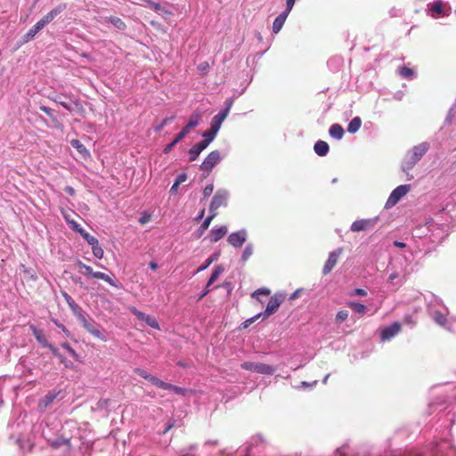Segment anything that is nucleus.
I'll return each mask as SVG.
<instances>
[{
	"mask_svg": "<svg viewBox=\"0 0 456 456\" xmlns=\"http://www.w3.org/2000/svg\"><path fill=\"white\" fill-rule=\"evenodd\" d=\"M376 219H361L354 221L351 225V231L362 232L372 229L376 224Z\"/></svg>",
	"mask_w": 456,
	"mask_h": 456,
	"instance_id": "10",
	"label": "nucleus"
},
{
	"mask_svg": "<svg viewBox=\"0 0 456 456\" xmlns=\"http://www.w3.org/2000/svg\"><path fill=\"white\" fill-rule=\"evenodd\" d=\"M106 20L113 24L118 29H125L126 28V23L118 17L110 16Z\"/></svg>",
	"mask_w": 456,
	"mask_h": 456,
	"instance_id": "29",
	"label": "nucleus"
},
{
	"mask_svg": "<svg viewBox=\"0 0 456 456\" xmlns=\"http://www.w3.org/2000/svg\"><path fill=\"white\" fill-rule=\"evenodd\" d=\"M314 150L317 155L323 157L329 152L330 146L326 142L319 140L315 142Z\"/></svg>",
	"mask_w": 456,
	"mask_h": 456,
	"instance_id": "22",
	"label": "nucleus"
},
{
	"mask_svg": "<svg viewBox=\"0 0 456 456\" xmlns=\"http://www.w3.org/2000/svg\"><path fill=\"white\" fill-rule=\"evenodd\" d=\"M353 295L364 297L367 295V291L363 289H355Z\"/></svg>",
	"mask_w": 456,
	"mask_h": 456,
	"instance_id": "53",
	"label": "nucleus"
},
{
	"mask_svg": "<svg viewBox=\"0 0 456 456\" xmlns=\"http://www.w3.org/2000/svg\"><path fill=\"white\" fill-rule=\"evenodd\" d=\"M398 273L397 272H393L389 274V277H388V280L389 281H394L395 279H396L398 277Z\"/></svg>",
	"mask_w": 456,
	"mask_h": 456,
	"instance_id": "61",
	"label": "nucleus"
},
{
	"mask_svg": "<svg viewBox=\"0 0 456 456\" xmlns=\"http://www.w3.org/2000/svg\"><path fill=\"white\" fill-rule=\"evenodd\" d=\"M130 311L133 314L136 316L138 320L145 322L149 315L145 314L144 313L137 310L134 306L130 308Z\"/></svg>",
	"mask_w": 456,
	"mask_h": 456,
	"instance_id": "40",
	"label": "nucleus"
},
{
	"mask_svg": "<svg viewBox=\"0 0 456 456\" xmlns=\"http://www.w3.org/2000/svg\"><path fill=\"white\" fill-rule=\"evenodd\" d=\"M187 135L186 134V131H183L182 129V131L180 133H178L175 136V138L173 140L176 144L182 141L185 136Z\"/></svg>",
	"mask_w": 456,
	"mask_h": 456,
	"instance_id": "50",
	"label": "nucleus"
},
{
	"mask_svg": "<svg viewBox=\"0 0 456 456\" xmlns=\"http://www.w3.org/2000/svg\"><path fill=\"white\" fill-rule=\"evenodd\" d=\"M283 300H284V297L282 295L275 294L274 296H273L270 298L265 312L261 313L262 316L264 318H266V317L273 314L278 310V308L280 307V305H281Z\"/></svg>",
	"mask_w": 456,
	"mask_h": 456,
	"instance_id": "7",
	"label": "nucleus"
},
{
	"mask_svg": "<svg viewBox=\"0 0 456 456\" xmlns=\"http://www.w3.org/2000/svg\"><path fill=\"white\" fill-rule=\"evenodd\" d=\"M329 133H330V136L339 140L344 135V129L340 125L333 124L330 127Z\"/></svg>",
	"mask_w": 456,
	"mask_h": 456,
	"instance_id": "25",
	"label": "nucleus"
},
{
	"mask_svg": "<svg viewBox=\"0 0 456 456\" xmlns=\"http://www.w3.org/2000/svg\"><path fill=\"white\" fill-rule=\"evenodd\" d=\"M175 145H176V143L174 141H172L165 147L164 152L168 153L174 148Z\"/></svg>",
	"mask_w": 456,
	"mask_h": 456,
	"instance_id": "54",
	"label": "nucleus"
},
{
	"mask_svg": "<svg viewBox=\"0 0 456 456\" xmlns=\"http://www.w3.org/2000/svg\"><path fill=\"white\" fill-rule=\"evenodd\" d=\"M217 132L218 131H216L214 128L210 126V128L208 131L204 132V139L202 141L208 145L215 139Z\"/></svg>",
	"mask_w": 456,
	"mask_h": 456,
	"instance_id": "28",
	"label": "nucleus"
},
{
	"mask_svg": "<svg viewBox=\"0 0 456 456\" xmlns=\"http://www.w3.org/2000/svg\"><path fill=\"white\" fill-rule=\"evenodd\" d=\"M61 362H62L66 368H72L73 367L72 362L66 361V359L63 356H62V361H61Z\"/></svg>",
	"mask_w": 456,
	"mask_h": 456,
	"instance_id": "56",
	"label": "nucleus"
},
{
	"mask_svg": "<svg viewBox=\"0 0 456 456\" xmlns=\"http://www.w3.org/2000/svg\"><path fill=\"white\" fill-rule=\"evenodd\" d=\"M53 353V354L59 358L60 361H62V355L59 353L57 348H55L53 345L49 344L47 346Z\"/></svg>",
	"mask_w": 456,
	"mask_h": 456,
	"instance_id": "49",
	"label": "nucleus"
},
{
	"mask_svg": "<svg viewBox=\"0 0 456 456\" xmlns=\"http://www.w3.org/2000/svg\"><path fill=\"white\" fill-rule=\"evenodd\" d=\"M70 144L72 147H74L77 152L84 158V159H86V158H89L90 157V153L89 151L86 150V146L77 139H73L70 141Z\"/></svg>",
	"mask_w": 456,
	"mask_h": 456,
	"instance_id": "23",
	"label": "nucleus"
},
{
	"mask_svg": "<svg viewBox=\"0 0 456 456\" xmlns=\"http://www.w3.org/2000/svg\"><path fill=\"white\" fill-rule=\"evenodd\" d=\"M92 251L95 257L102 259L104 255V251L102 248L99 245V242L97 241L96 244L92 245Z\"/></svg>",
	"mask_w": 456,
	"mask_h": 456,
	"instance_id": "36",
	"label": "nucleus"
},
{
	"mask_svg": "<svg viewBox=\"0 0 456 456\" xmlns=\"http://www.w3.org/2000/svg\"><path fill=\"white\" fill-rule=\"evenodd\" d=\"M347 305L353 309L355 313L360 314H364L366 312V306L361 303L357 302H348Z\"/></svg>",
	"mask_w": 456,
	"mask_h": 456,
	"instance_id": "30",
	"label": "nucleus"
},
{
	"mask_svg": "<svg viewBox=\"0 0 456 456\" xmlns=\"http://www.w3.org/2000/svg\"><path fill=\"white\" fill-rule=\"evenodd\" d=\"M434 321L440 326H444L447 322V318L439 311L434 313Z\"/></svg>",
	"mask_w": 456,
	"mask_h": 456,
	"instance_id": "34",
	"label": "nucleus"
},
{
	"mask_svg": "<svg viewBox=\"0 0 456 456\" xmlns=\"http://www.w3.org/2000/svg\"><path fill=\"white\" fill-rule=\"evenodd\" d=\"M55 102L59 104H61L62 107H64L66 110L71 111V106L69 103H67L66 102L62 101L61 96H58L56 99H55Z\"/></svg>",
	"mask_w": 456,
	"mask_h": 456,
	"instance_id": "47",
	"label": "nucleus"
},
{
	"mask_svg": "<svg viewBox=\"0 0 456 456\" xmlns=\"http://www.w3.org/2000/svg\"><path fill=\"white\" fill-rule=\"evenodd\" d=\"M220 159V152L218 151H213L204 159L200 166V169L209 173Z\"/></svg>",
	"mask_w": 456,
	"mask_h": 456,
	"instance_id": "9",
	"label": "nucleus"
},
{
	"mask_svg": "<svg viewBox=\"0 0 456 456\" xmlns=\"http://www.w3.org/2000/svg\"><path fill=\"white\" fill-rule=\"evenodd\" d=\"M61 346L63 348H65L69 354L75 359V360H78V354H77V352L70 346V345L67 342L63 343L61 345Z\"/></svg>",
	"mask_w": 456,
	"mask_h": 456,
	"instance_id": "42",
	"label": "nucleus"
},
{
	"mask_svg": "<svg viewBox=\"0 0 456 456\" xmlns=\"http://www.w3.org/2000/svg\"><path fill=\"white\" fill-rule=\"evenodd\" d=\"M228 200V194L225 191H217L214 195L210 206L209 211L210 213H217L216 210L224 206H226Z\"/></svg>",
	"mask_w": 456,
	"mask_h": 456,
	"instance_id": "6",
	"label": "nucleus"
},
{
	"mask_svg": "<svg viewBox=\"0 0 456 456\" xmlns=\"http://www.w3.org/2000/svg\"><path fill=\"white\" fill-rule=\"evenodd\" d=\"M362 126V119L359 117L354 118L347 126V131L351 134L356 133Z\"/></svg>",
	"mask_w": 456,
	"mask_h": 456,
	"instance_id": "26",
	"label": "nucleus"
},
{
	"mask_svg": "<svg viewBox=\"0 0 456 456\" xmlns=\"http://www.w3.org/2000/svg\"><path fill=\"white\" fill-rule=\"evenodd\" d=\"M398 73L402 77L411 78L414 75L413 69L409 67L403 66L398 69Z\"/></svg>",
	"mask_w": 456,
	"mask_h": 456,
	"instance_id": "33",
	"label": "nucleus"
},
{
	"mask_svg": "<svg viewBox=\"0 0 456 456\" xmlns=\"http://www.w3.org/2000/svg\"><path fill=\"white\" fill-rule=\"evenodd\" d=\"M213 191H214L213 184L207 185L204 188V190H203V196H204V198H207V197L210 196L213 193Z\"/></svg>",
	"mask_w": 456,
	"mask_h": 456,
	"instance_id": "46",
	"label": "nucleus"
},
{
	"mask_svg": "<svg viewBox=\"0 0 456 456\" xmlns=\"http://www.w3.org/2000/svg\"><path fill=\"white\" fill-rule=\"evenodd\" d=\"M77 266L79 268V272L83 275L102 280L115 288H118L115 280L113 278H111L110 275H108L104 273H102V272H94L91 266L84 264L81 261L77 262Z\"/></svg>",
	"mask_w": 456,
	"mask_h": 456,
	"instance_id": "2",
	"label": "nucleus"
},
{
	"mask_svg": "<svg viewBox=\"0 0 456 456\" xmlns=\"http://www.w3.org/2000/svg\"><path fill=\"white\" fill-rule=\"evenodd\" d=\"M429 149L428 142H422L416 145L412 150L406 155L403 161L402 167L404 172H407L421 159V158L427 153Z\"/></svg>",
	"mask_w": 456,
	"mask_h": 456,
	"instance_id": "1",
	"label": "nucleus"
},
{
	"mask_svg": "<svg viewBox=\"0 0 456 456\" xmlns=\"http://www.w3.org/2000/svg\"><path fill=\"white\" fill-rule=\"evenodd\" d=\"M227 232H228L227 227L224 225L221 226L217 229L211 230L210 235H209L210 241L217 242L219 240H221L223 237L225 236Z\"/></svg>",
	"mask_w": 456,
	"mask_h": 456,
	"instance_id": "18",
	"label": "nucleus"
},
{
	"mask_svg": "<svg viewBox=\"0 0 456 456\" xmlns=\"http://www.w3.org/2000/svg\"><path fill=\"white\" fill-rule=\"evenodd\" d=\"M295 1L296 0H286V10L284 11V12H287V14L289 13V12L292 10L294 4H295Z\"/></svg>",
	"mask_w": 456,
	"mask_h": 456,
	"instance_id": "52",
	"label": "nucleus"
},
{
	"mask_svg": "<svg viewBox=\"0 0 456 456\" xmlns=\"http://www.w3.org/2000/svg\"><path fill=\"white\" fill-rule=\"evenodd\" d=\"M178 186L179 184L175 182L170 189V193H175L177 191Z\"/></svg>",
	"mask_w": 456,
	"mask_h": 456,
	"instance_id": "62",
	"label": "nucleus"
},
{
	"mask_svg": "<svg viewBox=\"0 0 456 456\" xmlns=\"http://www.w3.org/2000/svg\"><path fill=\"white\" fill-rule=\"evenodd\" d=\"M401 328V324L397 322H393L390 326L384 328L380 335L381 340H390L400 332Z\"/></svg>",
	"mask_w": 456,
	"mask_h": 456,
	"instance_id": "11",
	"label": "nucleus"
},
{
	"mask_svg": "<svg viewBox=\"0 0 456 456\" xmlns=\"http://www.w3.org/2000/svg\"><path fill=\"white\" fill-rule=\"evenodd\" d=\"M232 102L227 105L225 110L216 114L213 118L211 122V127L214 128L216 131H218L221 127L222 123L228 116V113L230 111Z\"/></svg>",
	"mask_w": 456,
	"mask_h": 456,
	"instance_id": "13",
	"label": "nucleus"
},
{
	"mask_svg": "<svg viewBox=\"0 0 456 456\" xmlns=\"http://www.w3.org/2000/svg\"><path fill=\"white\" fill-rule=\"evenodd\" d=\"M430 10H431V12H436V13H437L439 15H444V3L441 2V1L435 2L432 4Z\"/></svg>",
	"mask_w": 456,
	"mask_h": 456,
	"instance_id": "35",
	"label": "nucleus"
},
{
	"mask_svg": "<svg viewBox=\"0 0 456 456\" xmlns=\"http://www.w3.org/2000/svg\"><path fill=\"white\" fill-rule=\"evenodd\" d=\"M186 180H187V175L185 173H182L177 175V177L175 179V183L180 185L181 183H184Z\"/></svg>",
	"mask_w": 456,
	"mask_h": 456,
	"instance_id": "51",
	"label": "nucleus"
},
{
	"mask_svg": "<svg viewBox=\"0 0 456 456\" xmlns=\"http://www.w3.org/2000/svg\"><path fill=\"white\" fill-rule=\"evenodd\" d=\"M62 295H63L64 298L66 299L67 303L69 305H72V303H73L72 297L69 294H67V293H63Z\"/></svg>",
	"mask_w": 456,
	"mask_h": 456,
	"instance_id": "57",
	"label": "nucleus"
},
{
	"mask_svg": "<svg viewBox=\"0 0 456 456\" xmlns=\"http://www.w3.org/2000/svg\"><path fill=\"white\" fill-rule=\"evenodd\" d=\"M253 255V247L252 245H248L242 253L241 259L243 262H246L251 256Z\"/></svg>",
	"mask_w": 456,
	"mask_h": 456,
	"instance_id": "39",
	"label": "nucleus"
},
{
	"mask_svg": "<svg viewBox=\"0 0 456 456\" xmlns=\"http://www.w3.org/2000/svg\"><path fill=\"white\" fill-rule=\"evenodd\" d=\"M348 317V312L346 310H341L336 314V321L338 322H343Z\"/></svg>",
	"mask_w": 456,
	"mask_h": 456,
	"instance_id": "43",
	"label": "nucleus"
},
{
	"mask_svg": "<svg viewBox=\"0 0 456 456\" xmlns=\"http://www.w3.org/2000/svg\"><path fill=\"white\" fill-rule=\"evenodd\" d=\"M343 249L341 248H338L337 250L330 252L329 255V257L327 261L324 264V266L322 268V274L327 275L329 274L333 268L336 266V265L338 262L339 256L342 253Z\"/></svg>",
	"mask_w": 456,
	"mask_h": 456,
	"instance_id": "8",
	"label": "nucleus"
},
{
	"mask_svg": "<svg viewBox=\"0 0 456 456\" xmlns=\"http://www.w3.org/2000/svg\"><path fill=\"white\" fill-rule=\"evenodd\" d=\"M262 316V314H256V316L252 317V318H249L248 320H246L242 325H243V328H248L250 324H252L256 320H257L258 318H260Z\"/></svg>",
	"mask_w": 456,
	"mask_h": 456,
	"instance_id": "45",
	"label": "nucleus"
},
{
	"mask_svg": "<svg viewBox=\"0 0 456 456\" xmlns=\"http://www.w3.org/2000/svg\"><path fill=\"white\" fill-rule=\"evenodd\" d=\"M227 240L232 246L235 248L241 247L242 244L246 241V232L240 231L232 232L229 235Z\"/></svg>",
	"mask_w": 456,
	"mask_h": 456,
	"instance_id": "14",
	"label": "nucleus"
},
{
	"mask_svg": "<svg viewBox=\"0 0 456 456\" xmlns=\"http://www.w3.org/2000/svg\"><path fill=\"white\" fill-rule=\"evenodd\" d=\"M61 214L65 221L70 225L71 229L72 224H77L74 219H72L74 213L71 210H61Z\"/></svg>",
	"mask_w": 456,
	"mask_h": 456,
	"instance_id": "37",
	"label": "nucleus"
},
{
	"mask_svg": "<svg viewBox=\"0 0 456 456\" xmlns=\"http://www.w3.org/2000/svg\"><path fill=\"white\" fill-rule=\"evenodd\" d=\"M134 372L139 375L140 377L143 378L144 379H147L149 380L151 384H153L154 386L158 387L160 379H158L157 377L148 373L146 370H144L143 369H141V368H135L134 369Z\"/></svg>",
	"mask_w": 456,
	"mask_h": 456,
	"instance_id": "21",
	"label": "nucleus"
},
{
	"mask_svg": "<svg viewBox=\"0 0 456 456\" xmlns=\"http://www.w3.org/2000/svg\"><path fill=\"white\" fill-rule=\"evenodd\" d=\"M240 367L243 370L265 375H273L276 371L273 366L262 362H245Z\"/></svg>",
	"mask_w": 456,
	"mask_h": 456,
	"instance_id": "3",
	"label": "nucleus"
},
{
	"mask_svg": "<svg viewBox=\"0 0 456 456\" xmlns=\"http://www.w3.org/2000/svg\"><path fill=\"white\" fill-rule=\"evenodd\" d=\"M201 119V115L199 112H194L191 117L186 124V126L183 128V131H186V134H188L190 130L196 127Z\"/></svg>",
	"mask_w": 456,
	"mask_h": 456,
	"instance_id": "19",
	"label": "nucleus"
},
{
	"mask_svg": "<svg viewBox=\"0 0 456 456\" xmlns=\"http://www.w3.org/2000/svg\"><path fill=\"white\" fill-rule=\"evenodd\" d=\"M40 110L48 116H52V110L46 106H40Z\"/></svg>",
	"mask_w": 456,
	"mask_h": 456,
	"instance_id": "55",
	"label": "nucleus"
},
{
	"mask_svg": "<svg viewBox=\"0 0 456 456\" xmlns=\"http://www.w3.org/2000/svg\"><path fill=\"white\" fill-rule=\"evenodd\" d=\"M224 269L222 265L216 266L207 283V287H210L218 279V277L224 272Z\"/></svg>",
	"mask_w": 456,
	"mask_h": 456,
	"instance_id": "27",
	"label": "nucleus"
},
{
	"mask_svg": "<svg viewBox=\"0 0 456 456\" xmlns=\"http://www.w3.org/2000/svg\"><path fill=\"white\" fill-rule=\"evenodd\" d=\"M142 3H138L141 5L149 7L155 12H159L162 10L161 5L159 3H155L151 0H140Z\"/></svg>",
	"mask_w": 456,
	"mask_h": 456,
	"instance_id": "31",
	"label": "nucleus"
},
{
	"mask_svg": "<svg viewBox=\"0 0 456 456\" xmlns=\"http://www.w3.org/2000/svg\"><path fill=\"white\" fill-rule=\"evenodd\" d=\"M44 28V26L37 21L24 36V41L28 42L31 40L41 29Z\"/></svg>",
	"mask_w": 456,
	"mask_h": 456,
	"instance_id": "24",
	"label": "nucleus"
},
{
	"mask_svg": "<svg viewBox=\"0 0 456 456\" xmlns=\"http://www.w3.org/2000/svg\"><path fill=\"white\" fill-rule=\"evenodd\" d=\"M217 216V213H210V216H208L204 221L203 223L201 224L200 225V230H201V232H203L204 231H206L209 225H210V223L211 221Z\"/></svg>",
	"mask_w": 456,
	"mask_h": 456,
	"instance_id": "38",
	"label": "nucleus"
},
{
	"mask_svg": "<svg viewBox=\"0 0 456 456\" xmlns=\"http://www.w3.org/2000/svg\"><path fill=\"white\" fill-rule=\"evenodd\" d=\"M67 8L66 4H60L52 11H50L47 14H45L39 22L45 27L48 23H50L57 15L62 12Z\"/></svg>",
	"mask_w": 456,
	"mask_h": 456,
	"instance_id": "12",
	"label": "nucleus"
},
{
	"mask_svg": "<svg viewBox=\"0 0 456 456\" xmlns=\"http://www.w3.org/2000/svg\"><path fill=\"white\" fill-rule=\"evenodd\" d=\"M30 330L35 338L37 340L39 344H41L45 347H47L49 346V343L47 342L45 335L42 330L37 329L34 325L30 326Z\"/></svg>",
	"mask_w": 456,
	"mask_h": 456,
	"instance_id": "17",
	"label": "nucleus"
},
{
	"mask_svg": "<svg viewBox=\"0 0 456 456\" xmlns=\"http://www.w3.org/2000/svg\"><path fill=\"white\" fill-rule=\"evenodd\" d=\"M81 324L83 328L92 334L94 337L101 339L102 341H106V338L102 335L101 330L98 328V325L94 322L93 319H86L82 316L80 318Z\"/></svg>",
	"mask_w": 456,
	"mask_h": 456,
	"instance_id": "5",
	"label": "nucleus"
},
{
	"mask_svg": "<svg viewBox=\"0 0 456 456\" xmlns=\"http://www.w3.org/2000/svg\"><path fill=\"white\" fill-rule=\"evenodd\" d=\"M208 68V62H202L199 65V69L200 70H206Z\"/></svg>",
	"mask_w": 456,
	"mask_h": 456,
	"instance_id": "63",
	"label": "nucleus"
},
{
	"mask_svg": "<svg viewBox=\"0 0 456 456\" xmlns=\"http://www.w3.org/2000/svg\"><path fill=\"white\" fill-rule=\"evenodd\" d=\"M271 294V290L267 288H261V289H258L256 290H255L252 294H251V297L253 298H256V300L258 301H262L261 300V297L260 296H269Z\"/></svg>",
	"mask_w": 456,
	"mask_h": 456,
	"instance_id": "32",
	"label": "nucleus"
},
{
	"mask_svg": "<svg viewBox=\"0 0 456 456\" xmlns=\"http://www.w3.org/2000/svg\"><path fill=\"white\" fill-rule=\"evenodd\" d=\"M208 146L203 141L192 146L189 151L190 160L194 161Z\"/></svg>",
	"mask_w": 456,
	"mask_h": 456,
	"instance_id": "16",
	"label": "nucleus"
},
{
	"mask_svg": "<svg viewBox=\"0 0 456 456\" xmlns=\"http://www.w3.org/2000/svg\"><path fill=\"white\" fill-rule=\"evenodd\" d=\"M65 191H66L68 194L71 195V196H73V195L75 194V190H74V188H73V187H71V186H67V187L65 188Z\"/></svg>",
	"mask_w": 456,
	"mask_h": 456,
	"instance_id": "58",
	"label": "nucleus"
},
{
	"mask_svg": "<svg viewBox=\"0 0 456 456\" xmlns=\"http://www.w3.org/2000/svg\"><path fill=\"white\" fill-rule=\"evenodd\" d=\"M84 239H85V240H86V242H87L89 245H91V246H92V245H94V244H96V242L98 241V240H97L94 236L90 235L89 233H87V235H86V236H85V238H84Z\"/></svg>",
	"mask_w": 456,
	"mask_h": 456,
	"instance_id": "48",
	"label": "nucleus"
},
{
	"mask_svg": "<svg viewBox=\"0 0 456 456\" xmlns=\"http://www.w3.org/2000/svg\"><path fill=\"white\" fill-rule=\"evenodd\" d=\"M394 245L397 248H405L406 247L405 243L398 241V240H395Z\"/></svg>",
	"mask_w": 456,
	"mask_h": 456,
	"instance_id": "64",
	"label": "nucleus"
},
{
	"mask_svg": "<svg viewBox=\"0 0 456 456\" xmlns=\"http://www.w3.org/2000/svg\"><path fill=\"white\" fill-rule=\"evenodd\" d=\"M175 118L174 116L170 117V118H166L163 119L162 121V124H161V127L164 126L165 125H167L168 122L172 121L173 119Z\"/></svg>",
	"mask_w": 456,
	"mask_h": 456,
	"instance_id": "60",
	"label": "nucleus"
},
{
	"mask_svg": "<svg viewBox=\"0 0 456 456\" xmlns=\"http://www.w3.org/2000/svg\"><path fill=\"white\" fill-rule=\"evenodd\" d=\"M145 322L151 328L155 329V330H159L160 327H159V324L157 321V319L153 316H151L149 315L148 318L146 319Z\"/></svg>",
	"mask_w": 456,
	"mask_h": 456,
	"instance_id": "41",
	"label": "nucleus"
},
{
	"mask_svg": "<svg viewBox=\"0 0 456 456\" xmlns=\"http://www.w3.org/2000/svg\"><path fill=\"white\" fill-rule=\"evenodd\" d=\"M404 322L407 324H411V325H414L416 323L414 321H412L411 316H405Z\"/></svg>",
	"mask_w": 456,
	"mask_h": 456,
	"instance_id": "59",
	"label": "nucleus"
},
{
	"mask_svg": "<svg viewBox=\"0 0 456 456\" xmlns=\"http://www.w3.org/2000/svg\"><path fill=\"white\" fill-rule=\"evenodd\" d=\"M157 387H159V388H162L165 390H170L179 395H186L187 392H188V390L186 388H183V387L175 386L173 384L164 382L162 380L159 381Z\"/></svg>",
	"mask_w": 456,
	"mask_h": 456,
	"instance_id": "15",
	"label": "nucleus"
},
{
	"mask_svg": "<svg viewBox=\"0 0 456 456\" xmlns=\"http://www.w3.org/2000/svg\"><path fill=\"white\" fill-rule=\"evenodd\" d=\"M288 15L289 14H287V12H282L281 14H279V16L276 17L273 23V32L274 34H277L281 31Z\"/></svg>",
	"mask_w": 456,
	"mask_h": 456,
	"instance_id": "20",
	"label": "nucleus"
},
{
	"mask_svg": "<svg viewBox=\"0 0 456 456\" xmlns=\"http://www.w3.org/2000/svg\"><path fill=\"white\" fill-rule=\"evenodd\" d=\"M410 184H403L397 186L395 190L392 191L385 204V208H391L392 207L395 206L398 201L410 191Z\"/></svg>",
	"mask_w": 456,
	"mask_h": 456,
	"instance_id": "4",
	"label": "nucleus"
},
{
	"mask_svg": "<svg viewBox=\"0 0 456 456\" xmlns=\"http://www.w3.org/2000/svg\"><path fill=\"white\" fill-rule=\"evenodd\" d=\"M72 230L79 233L83 238L87 235V232L80 227L78 224H72Z\"/></svg>",
	"mask_w": 456,
	"mask_h": 456,
	"instance_id": "44",
	"label": "nucleus"
}]
</instances>
